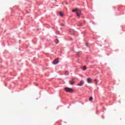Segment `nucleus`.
Segmentation results:
<instances>
[{"label":"nucleus","instance_id":"obj_2","mask_svg":"<svg viewBox=\"0 0 125 125\" xmlns=\"http://www.w3.org/2000/svg\"><path fill=\"white\" fill-rule=\"evenodd\" d=\"M76 14L78 17H80L82 15V10L78 9L77 12H76Z\"/></svg>","mask_w":125,"mask_h":125},{"label":"nucleus","instance_id":"obj_14","mask_svg":"<svg viewBox=\"0 0 125 125\" xmlns=\"http://www.w3.org/2000/svg\"><path fill=\"white\" fill-rule=\"evenodd\" d=\"M57 34H59V31H57Z\"/></svg>","mask_w":125,"mask_h":125},{"label":"nucleus","instance_id":"obj_9","mask_svg":"<svg viewBox=\"0 0 125 125\" xmlns=\"http://www.w3.org/2000/svg\"><path fill=\"white\" fill-rule=\"evenodd\" d=\"M83 71H85V70H86V66H83Z\"/></svg>","mask_w":125,"mask_h":125},{"label":"nucleus","instance_id":"obj_12","mask_svg":"<svg viewBox=\"0 0 125 125\" xmlns=\"http://www.w3.org/2000/svg\"><path fill=\"white\" fill-rule=\"evenodd\" d=\"M65 75H69V72H68V71H65Z\"/></svg>","mask_w":125,"mask_h":125},{"label":"nucleus","instance_id":"obj_15","mask_svg":"<svg viewBox=\"0 0 125 125\" xmlns=\"http://www.w3.org/2000/svg\"><path fill=\"white\" fill-rule=\"evenodd\" d=\"M86 46H88V44L86 43Z\"/></svg>","mask_w":125,"mask_h":125},{"label":"nucleus","instance_id":"obj_1","mask_svg":"<svg viewBox=\"0 0 125 125\" xmlns=\"http://www.w3.org/2000/svg\"><path fill=\"white\" fill-rule=\"evenodd\" d=\"M64 90L66 91V92H74V89L69 87L64 88Z\"/></svg>","mask_w":125,"mask_h":125},{"label":"nucleus","instance_id":"obj_11","mask_svg":"<svg viewBox=\"0 0 125 125\" xmlns=\"http://www.w3.org/2000/svg\"><path fill=\"white\" fill-rule=\"evenodd\" d=\"M93 100V98L92 97H90L89 98V101H92Z\"/></svg>","mask_w":125,"mask_h":125},{"label":"nucleus","instance_id":"obj_13","mask_svg":"<svg viewBox=\"0 0 125 125\" xmlns=\"http://www.w3.org/2000/svg\"><path fill=\"white\" fill-rule=\"evenodd\" d=\"M94 81L96 82H97V79H94Z\"/></svg>","mask_w":125,"mask_h":125},{"label":"nucleus","instance_id":"obj_17","mask_svg":"<svg viewBox=\"0 0 125 125\" xmlns=\"http://www.w3.org/2000/svg\"><path fill=\"white\" fill-rule=\"evenodd\" d=\"M95 84H97V82H96Z\"/></svg>","mask_w":125,"mask_h":125},{"label":"nucleus","instance_id":"obj_6","mask_svg":"<svg viewBox=\"0 0 125 125\" xmlns=\"http://www.w3.org/2000/svg\"><path fill=\"white\" fill-rule=\"evenodd\" d=\"M59 14L61 17H62V16H63V12H60Z\"/></svg>","mask_w":125,"mask_h":125},{"label":"nucleus","instance_id":"obj_3","mask_svg":"<svg viewBox=\"0 0 125 125\" xmlns=\"http://www.w3.org/2000/svg\"><path fill=\"white\" fill-rule=\"evenodd\" d=\"M83 83H84V82L82 80L77 84V85H78V86H83Z\"/></svg>","mask_w":125,"mask_h":125},{"label":"nucleus","instance_id":"obj_10","mask_svg":"<svg viewBox=\"0 0 125 125\" xmlns=\"http://www.w3.org/2000/svg\"><path fill=\"white\" fill-rule=\"evenodd\" d=\"M55 42V43L57 44L59 43V41L57 39H56Z\"/></svg>","mask_w":125,"mask_h":125},{"label":"nucleus","instance_id":"obj_8","mask_svg":"<svg viewBox=\"0 0 125 125\" xmlns=\"http://www.w3.org/2000/svg\"><path fill=\"white\" fill-rule=\"evenodd\" d=\"M79 9H74L73 10H72V12H77L78 11V10Z\"/></svg>","mask_w":125,"mask_h":125},{"label":"nucleus","instance_id":"obj_7","mask_svg":"<svg viewBox=\"0 0 125 125\" xmlns=\"http://www.w3.org/2000/svg\"><path fill=\"white\" fill-rule=\"evenodd\" d=\"M69 83L71 85H73V84H75V82L74 81H69Z\"/></svg>","mask_w":125,"mask_h":125},{"label":"nucleus","instance_id":"obj_16","mask_svg":"<svg viewBox=\"0 0 125 125\" xmlns=\"http://www.w3.org/2000/svg\"><path fill=\"white\" fill-rule=\"evenodd\" d=\"M62 26H65V25H64V24H62Z\"/></svg>","mask_w":125,"mask_h":125},{"label":"nucleus","instance_id":"obj_5","mask_svg":"<svg viewBox=\"0 0 125 125\" xmlns=\"http://www.w3.org/2000/svg\"><path fill=\"white\" fill-rule=\"evenodd\" d=\"M92 81V80L91 79V78H88L87 79V82L88 83H91V81Z\"/></svg>","mask_w":125,"mask_h":125},{"label":"nucleus","instance_id":"obj_4","mask_svg":"<svg viewBox=\"0 0 125 125\" xmlns=\"http://www.w3.org/2000/svg\"><path fill=\"white\" fill-rule=\"evenodd\" d=\"M59 60V58H57L53 62L54 65H56L58 63H59V61H58Z\"/></svg>","mask_w":125,"mask_h":125}]
</instances>
